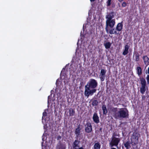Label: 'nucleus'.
I'll return each instance as SVG.
<instances>
[{"label": "nucleus", "instance_id": "13", "mask_svg": "<svg viewBox=\"0 0 149 149\" xmlns=\"http://www.w3.org/2000/svg\"><path fill=\"white\" fill-rule=\"evenodd\" d=\"M143 59L145 64L146 65V67L149 64V58L146 56H145L143 57Z\"/></svg>", "mask_w": 149, "mask_h": 149}, {"label": "nucleus", "instance_id": "33", "mask_svg": "<svg viewBox=\"0 0 149 149\" xmlns=\"http://www.w3.org/2000/svg\"><path fill=\"white\" fill-rule=\"evenodd\" d=\"M95 0H90V1L92 2H93L94 1H95Z\"/></svg>", "mask_w": 149, "mask_h": 149}, {"label": "nucleus", "instance_id": "22", "mask_svg": "<svg viewBox=\"0 0 149 149\" xmlns=\"http://www.w3.org/2000/svg\"><path fill=\"white\" fill-rule=\"evenodd\" d=\"M98 104V101L96 100H95L93 101L92 104L93 106H97Z\"/></svg>", "mask_w": 149, "mask_h": 149}, {"label": "nucleus", "instance_id": "30", "mask_svg": "<svg viewBox=\"0 0 149 149\" xmlns=\"http://www.w3.org/2000/svg\"><path fill=\"white\" fill-rule=\"evenodd\" d=\"M61 138V136H58L57 138V139L58 140H60Z\"/></svg>", "mask_w": 149, "mask_h": 149}, {"label": "nucleus", "instance_id": "6", "mask_svg": "<svg viewBox=\"0 0 149 149\" xmlns=\"http://www.w3.org/2000/svg\"><path fill=\"white\" fill-rule=\"evenodd\" d=\"M141 83V87L140 88V91L141 93L143 94L146 90V80L143 78H141L140 79ZM147 88V87L146 86Z\"/></svg>", "mask_w": 149, "mask_h": 149}, {"label": "nucleus", "instance_id": "24", "mask_svg": "<svg viewBox=\"0 0 149 149\" xmlns=\"http://www.w3.org/2000/svg\"><path fill=\"white\" fill-rule=\"evenodd\" d=\"M139 60V55L138 53L136 54L135 55V60L137 61Z\"/></svg>", "mask_w": 149, "mask_h": 149}, {"label": "nucleus", "instance_id": "14", "mask_svg": "<svg viewBox=\"0 0 149 149\" xmlns=\"http://www.w3.org/2000/svg\"><path fill=\"white\" fill-rule=\"evenodd\" d=\"M132 144L131 141H127L125 143H124V145L125 147L126 148V149L130 148L131 147V144Z\"/></svg>", "mask_w": 149, "mask_h": 149}, {"label": "nucleus", "instance_id": "4", "mask_svg": "<svg viewBox=\"0 0 149 149\" xmlns=\"http://www.w3.org/2000/svg\"><path fill=\"white\" fill-rule=\"evenodd\" d=\"M139 133L134 132L131 136V140L132 146H135L138 143L139 138L140 137Z\"/></svg>", "mask_w": 149, "mask_h": 149}, {"label": "nucleus", "instance_id": "15", "mask_svg": "<svg viewBox=\"0 0 149 149\" xmlns=\"http://www.w3.org/2000/svg\"><path fill=\"white\" fill-rule=\"evenodd\" d=\"M122 27L123 25L120 23H119L117 25L116 30L118 31H120L121 30Z\"/></svg>", "mask_w": 149, "mask_h": 149}, {"label": "nucleus", "instance_id": "20", "mask_svg": "<svg viewBox=\"0 0 149 149\" xmlns=\"http://www.w3.org/2000/svg\"><path fill=\"white\" fill-rule=\"evenodd\" d=\"M104 45L106 49H108L110 48L111 45V44L109 42H106L104 43Z\"/></svg>", "mask_w": 149, "mask_h": 149}, {"label": "nucleus", "instance_id": "11", "mask_svg": "<svg viewBox=\"0 0 149 149\" xmlns=\"http://www.w3.org/2000/svg\"><path fill=\"white\" fill-rule=\"evenodd\" d=\"M116 30L114 28H111V29H108V31H106L107 33H109L110 34H117L118 33L116 31Z\"/></svg>", "mask_w": 149, "mask_h": 149}, {"label": "nucleus", "instance_id": "36", "mask_svg": "<svg viewBox=\"0 0 149 149\" xmlns=\"http://www.w3.org/2000/svg\"><path fill=\"white\" fill-rule=\"evenodd\" d=\"M102 130V128H100V130Z\"/></svg>", "mask_w": 149, "mask_h": 149}, {"label": "nucleus", "instance_id": "3", "mask_svg": "<svg viewBox=\"0 0 149 149\" xmlns=\"http://www.w3.org/2000/svg\"><path fill=\"white\" fill-rule=\"evenodd\" d=\"M115 15L116 13L113 11L107 13L106 16V20L105 29L106 31H108L109 28H112L114 27L115 24V20L113 18Z\"/></svg>", "mask_w": 149, "mask_h": 149}, {"label": "nucleus", "instance_id": "10", "mask_svg": "<svg viewBox=\"0 0 149 149\" xmlns=\"http://www.w3.org/2000/svg\"><path fill=\"white\" fill-rule=\"evenodd\" d=\"M56 149H65V146L64 144L61 143L60 141L57 145Z\"/></svg>", "mask_w": 149, "mask_h": 149}, {"label": "nucleus", "instance_id": "5", "mask_svg": "<svg viewBox=\"0 0 149 149\" xmlns=\"http://www.w3.org/2000/svg\"><path fill=\"white\" fill-rule=\"evenodd\" d=\"M120 141V139L119 138H116L113 136L111 140V141H110L109 143L110 146L112 147L115 146H116L117 148H118V146Z\"/></svg>", "mask_w": 149, "mask_h": 149}, {"label": "nucleus", "instance_id": "1", "mask_svg": "<svg viewBox=\"0 0 149 149\" xmlns=\"http://www.w3.org/2000/svg\"><path fill=\"white\" fill-rule=\"evenodd\" d=\"M97 81L93 79H91L85 86L84 94L88 97L90 95H92L95 93L96 88L97 86Z\"/></svg>", "mask_w": 149, "mask_h": 149}, {"label": "nucleus", "instance_id": "9", "mask_svg": "<svg viewBox=\"0 0 149 149\" xmlns=\"http://www.w3.org/2000/svg\"><path fill=\"white\" fill-rule=\"evenodd\" d=\"M93 121L96 123H97L99 122V117L97 113H94L93 117Z\"/></svg>", "mask_w": 149, "mask_h": 149}, {"label": "nucleus", "instance_id": "29", "mask_svg": "<svg viewBox=\"0 0 149 149\" xmlns=\"http://www.w3.org/2000/svg\"><path fill=\"white\" fill-rule=\"evenodd\" d=\"M145 73L146 74H147V73H148L149 74V67H148V71L147 70H146L145 71Z\"/></svg>", "mask_w": 149, "mask_h": 149}, {"label": "nucleus", "instance_id": "8", "mask_svg": "<svg viewBox=\"0 0 149 149\" xmlns=\"http://www.w3.org/2000/svg\"><path fill=\"white\" fill-rule=\"evenodd\" d=\"M106 73V71L104 69H102L99 75V77L102 81H103L105 79V75Z\"/></svg>", "mask_w": 149, "mask_h": 149}, {"label": "nucleus", "instance_id": "34", "mask_svg": "<svg viewBox=\"0 0 149 149\" xmlns=\"http://www.w3.org/2000/svg\"><path fill=\"white\" fill-rule=\"evenodd\" d=\"M120 2H121L123 0H118Z\"/></svg>", "mask_w": 149, "mask_h": 149}, {"label": "nucleus", "instance_id": "31", "mask_svg": "<svg viewBox=\"0 0 149 149\" xmlns=\"http://www.w3.org/2000/svg\"><path fill=\"white\" fill-rule=\"evenodd\" d=\"M111 149H116V148H113V147H110Z\"/></svg>", "mask_w": 149, "mask_h": 149}, {"label": "nucleus", "instance_id": "25", "mask_svg": "<svg viewBox=\"0 0 149 149\" xmlns=\"http://www.w3.org/2000/svg\"><path fill=\"white\" fill-rule=\"evenodd\" d=\"M47 113L45 111H44L43 113V116L42 117V118H45V117L47 116Z\"/></svg>", "mask_w": 149, "mask_h": 149}, {"label": "nucleus", "instance_id": "2", "mask_svg": "<svg viewBox=\"0 0 149 149\" xmlns=\"http://www.w3.org/2000/svg\"><path fill=\"white\" fill-rule=\"evenodd\" d=\"M111 111L113 112V117L116 119L121 120L127 118L128 117V111L126 108L119 109L118 111L117 108H113Z\"/></svg>", "mask_w": 149, "mask_h": 149}, {"label": "nucleus", "instance_id": "18", "mask_svg": "<svg viewBox=\"0 0 149 149\" xmlns=\"http://www.w3.org/2000/svg\"><path fill=\"white\" fill-rule=\"evenodd\" d=\"M102 110L103 111V113L104 114H106L107 112V110L106 106L105 105H102Z\"/></svg>", "mask_w": 149, "mask_h": 149}, {"label": "nucleus", "instance_id": "23", "mask_svg": "<svg viewBox=\"0 0 149 149\" xmlns=\"http://www.w3.org/2000/svg\"><path fill=\"white\" fill-rule=\"evenodd\" d=\"M69 114L70 116H73L75 113V111L72 109H69Z\"/></svg>", "mask_w": 149, "mask_h": 149}, {"label": "nucleus", "instance_id": "32", "mask_svg": "<svg viewBox=\"0 0 149 149\" xmlns=\"http://www.w3.org/2000/svg\"><path fill=\"white\" fill-rule=\"evenodd\" d=\"M78 149H83V148L82 147H81L80 148H78Z\"/></svg>", "mask_w": 149, "mask_h": 149}, {"label": "nucleus", "instance_id": "21", "mask_svg": "<svg viewBox=\"0 0 149 149\" xmlns=\"http://www.w3.org/2000/svg\"><path fill=\"white\" fill-rule=\"evenodd\" d=\"M137 73L138 74L140 75L142 73L141 69L140 67H137Z\"/></svg>", "mask_w": 149, "mask_h": 149}, {"label": "nucleus", "instance_id": "27", "mask_svg": "<svg viewBox=\"0 0 149 149\" xmlns=\"http://www.w3.org/2000/svg\"><path fill=\"white\" fill-rule=\"evenodd\" d=\"M127 3L125 2H123L122 3V6L123 7H125L126 6Z\"/></svg>", "mask_w": 149, "mask_h": 149}, {"label": "nucleus", "instance_id": "12", "mask_svg": "<svg viewBox=\"0 0 149 149\" xmlns=\"http://www.w3.org/2000/svg\"><path fill=\"white\" fill-rule=\"evenodd\" d=\"M129 46L127 45H126L125 47V49L123 50V54L124 55H127L128 53V49H129Z\"/></svg>", "mask_w": 149, "mask_h": 149}, {"label": "nucleus", "instance_id": "35", "mask_svg": "<svg viewBox=\"0 0 149 149\" xmlns=\"http://www.w3.org/2000/svg\"><path fill=\"white\" fill-rule=\"evenodd\" d=\"M145 97L144 95L142 97V98H145Z\"/></svg>", "mask_w": 149, "mask_h": 149}, {"label": "nucleus", "instance_id": "26", "mask_svg": "<svg viewBox=\"0 0 149 149\" xmlns=\"http://www.w3.org/2000/svg\"><path fill=\"white\" fill-rule=\"evenodd\" d=\"M111 0H108L107 2V6H109L111 4Z\"/></svg>", "mask_w": 149, "mask_h": 149}, {"label": "nucleus", "instance_id": "17", "mask_svg": "<svg viewBox=\"0 0 149 149\" xmlns=\"http://www.w3.org/2000/svg\"><path fill=\"white\" fill-rule=\"evenodd\" d=\"M100 147L101 144L98 142L95 143L94 145V149H100Z\"/></svg>", "mask_w": 149, "mask_h": 149}, {"label": "nucleus", "instance_id": "16", "mask_svg": "<svg viewBox=\"0 0 149 149\" xmlns=\"http://www.w3.org/2000/svg\"><path fill=\"white\" fill-rule=\"evenodd\" d=\"M79 141L77 140L75 141L74 142L72 146L73 148L74 149H78V148H79L78 146V144L79 143Z\"/></svg>", "mask_w": 149, "mask_h": 149}, {"label": "nucleus", "instance_id": "7", "mask_svg": "<svg viewBox=\"0 0 149 149\" xmlns=\"http://www.w3.org/2000/svg\"><path fill=\"white\" fill-rule=\"evenodd\" d=\"M85 130L88 133H90L92 131V127L90 122H87L85 125Z\"/></svg>", "mask_w": 149, "mask_h": 149}, {"label": "nucleus", "instance_id": "19", "mask_svg": "<svg viewBox=\"0 0 149 149\" xmlns=\"http://www.w3.org/2000/svg\"><path fill=\"white\" fill-rule=\"evenodd\" d=\"M80 127H78L76 129L75 133V134L76 135V136L77 137H78L80 134Z\"/></svg>", "mask_w": 149, "mask_h": 149}, {"label": "nucleus", "instance_id": "28", "mask_svg": "<svg viewBox=\"0 0 149 149\" xmlns=\"http://www.w3.org/2000/svg\"><path fill=\"white\" fill-rule=\"evenodd\" d=\"M146 79L148 83L149 84V75H148L146 77Z\"/></svg>", "mask_w": 149, "mask_h": 149}]
</instances>
